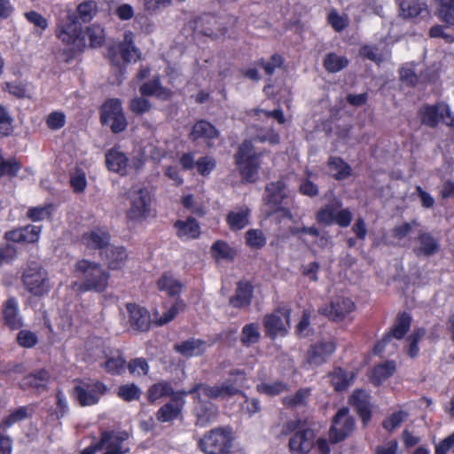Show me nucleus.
I'll use <instances>...</instances> for the list:
<instances>
[{"mask_svg":"<svg viewBox=\"0 0 454 454\" xmlns=\"http://www.w3.org/2000/svg\"><path fill=\"white\" fill-rule=\"evenodd\" d=\"M349 64L344 56H339L335 52L327 53L323 61V66L328 73H338L346 68Z\"/></svg>","mask_w":454,"mask_h":454,"instance_id":"nucleus-47","label":"nucleus"},{"mask_svg":"<svg viewBox=\"0 0 454 454\" xmlns=\"http://www.w3.org/2000/svg\"><path fill=\"white\" fill-rule=\"evenodd\" d=\"M174 349L184 357L200 356L207 351V344L203 340L189 338L175 344Z\"/></svg>","mask_w":454,"mask_h":454,"instance_id":"nucleus-30","label":"nucleus"},{"mask_svg":"<svg viewBox=\"0 0 454 454\" xmlns=\"http://www.w3.org/2000/svg\"><path fill=\"white\" fill-rule=\"evenodd\" d=\"M284 64V58L278 53H275L270 57V60L267 61L262 58L255 62V65L264 70L268 76H271L277 67H281Z\"/></svg>","mask_w":454,"mask_h":454,"instance_id":"nucleus-54","label":"nucleus"},{"mask_svg":"<svg viewBox=\"0 0 454 454\" xmlns=\"http://www.w3.org/2000/svg\"><path fill=\"white\" fill-rule=\"evenodd\" d=\"M26 20L33 24L35 27V32L42 35L49 26L48 20L36 11H29L24 13Z\"/></svg>","mask_w":454,"mask_h":454,"instance_id":"nucleus-56","label":"nucleus"},{"mask_svg":"<svg viewBox=\"0 0 454 454\" xmlns=\"http://www.w3.org/2000/svg\"><path fill=\"white\" fill-rule=\"evenodd\" d=\"M111 238L106 227L96 226L82 234L81 242L87 249L101 253L111 246Z\"/></svg>","mask_w":454,"mask_h":454,"instance_id":"nucleus-17","label":"nucleus"},{"mask_svg":"<svg viewBox=\"0 0 454 454\" xmlns=\"http://www.w3.org/2000/svg\"><path fill=\"white\" fill-rule=\"evenodd\" d=\"M246 244L251 248L261 249L266 245L263 232L258 229H250L246 232Z\"/></svg>","mask_w":454,"mask_h":454,"instance_id":"nucleus-57","label":"nucleus"},{"mask_svg":"<svg viewBox=\"0 0 454 454\" xmlns=\"http://www.w3.org/2000/svg\"><path fill=\"white\" fill-rule=\"evenodd\" d=\"M356 376V372L347 371L340 366L335 367L328 373L331 385L336 392L347 390L353 384Z\"/></svg>","mask_w":454,"mask_h":454,"instance_id":"nucleus-29","label":"nucleus"},{"mask_svg":"<svg viewBox=\"0 0 454 454\" xmlns=\"http://www.w3.org/2000/svg\"><path fill=\"white\" fill-rule=\"evenodd\" d=\"M126 309L129 314L128 324L133 333H146L151 329V314L145 307L129 302L126 304Z\"/></svg>","mask_w":454,"mask_h":454,"instance_id":"nucleus-15","label":"nucleus"},{"mask_svg":"<svg viewBox=\"0 0 454 454\" xmlns=\"http://www.w3.org/2000/svg\"><path fill=\"white\" fill-rule=\"evenodd\" d=\"M260 327L257 323H249L242 327L240 342L244 347H251L259 342L261 339Z\"/></svg>","mask_w":454,"mask_h":454,"instance_id":"nucleus-46","label":"nucleus"},{"mask_svg":"<svg viewBox=\"0 0 454 454\" xmlns=\"http://www.w3.org/2000/svg\"><path fill=\"white\" fill-rule=\"evenodd\" d=\"M16 342L21 348H32L38 343V337L30 330H20L16 336Z\"/></svg>","mask_w":454,"mask_h":454,"instance_id":"nucleus-59","label":"nucleus"},{"mask_svg":"<svg viewBox=\"0 0 454 454\" xmlns=\"http://www.w3.org/2000/svg\"><path fill=\"white\" fill-rule=\"evenodd\" d=\"M355 309L356 305L351 299L337 297L331 301L329 306L321 309L320 312L326 315L332 321L340 322Z\"/></svg>","mask_w":454,"mask_h":454,"instance_id":"nucleus-24","label":"nucleus"},{"mask_svg":"<svg viewBox=\"0 0 454 454\" xmlns=\"http://www.w3.org/2000/svg\"><path fill=\"white\" fill-rule=\"evenodd\" d=\"M105 158L106 168L108 171L119 174L121 176H127L129 158L125 153L121 151L119 145H114L107 150Z\"/></svg>","mask_w":454,"mask_h":454,"instance_id":"nucleus-27","label":"nucleus"},{"mask_svg":"<svg viewBox=\"0 0 454 454\" xmlns=\"http://www.w3.org/2000/svg\"><path fill=\"white\" fill-rule=\"evenodd\" d=\"M286 185L283 180L270 182L265 187V204L270 208L271 213L286 211L283 200L286 198Z\"/></svg>","mask_w":454,"mask_h":454,"instance_id":"nucleus-22","label":"nucleus"},{"mask_svg":"<svg viewBox=\"0 0 454 454\" xmlns=\"http://www.w3.org/2000/svg\"><path fill=\"white\" fill-rule=\"evenodd\" d=\"M337 343L335 340H318L310 345L307 350L305 359L309 365L319 366L325 364L335 352Z\"/></svg>","mask_w":454,"mask_h":454,"instance_id":"nucleus-16","label":"nucleus"},{"mask_svg":"<svg viewBox=\"0 0 454 454\" xmlns=\"http://www.w3.org/2000/svg\"><path fill=\"white\" fill-rule=\"evenodd\" d=\"M55 36L65 46L61 55L66 62L75 59L86 49V39L82 25L74 14H68L65 20L57 23Z\"/></svg>","mask_w":454,"mask_h":454,"instance_id":"nucleus-1","label":"nucleus"},{"mask_svg":"<svg viewBox=\"0 0 454 454\" xmlns=\"http://www.w3.org/2000/svg\"><path fill=\"white\" fill-rule=\"evenodd\" d=\"M117 49L122 60L126 63L130 62L134 59V54L137 55L135 60L139 59V51L135 46L134 35L131 31L124 32L123 41L117 45Z\"/></svg>","mask_w":454,"mask_h":454,"instance_id":"nucleus-37","label":"nucleus"},{"mask_svg":"<svg viewBox=\"0 0 454 454\" xmlns=\"http://www.w3.org/2000/svg\"><path fill=\"white\" fill-rule=\"evenodd\" d=\"M129 372L137 376H147L150 371V366L145 357H137L130 359L127 364Z\"/></svg>","mask_w":454,"mask_h":454,"instance_id":"nucleus-58","label":"nucleus"},{"mask_svg":"<svg viewBox=\"0 0 454 454\" xmlns=\"http://www.w3.org/2000/svg\"><path fill=\"white\" fill-rule=\"evenodd\" d=\"M342 201L335 198L333 203L322 207L316 214V220L319 224L326 226L336 223L341 228L348 227L352 222L353 215L348 208H340Z\"/></svg>","mask_w":454,"mask_h":454,"instance_id":"nucleus-9","label":"nucleus"},{"mask_svg":"<svg viewBox=\"0 0 454 454\" xmlns=\"http://www.w3.org/2000/svg\"><path fill=\"white\" fill-rule=\"evenodd\" d=\"M407 413L403 411L393 412L382 421V427L387 432H393L406 419Z\"/></svg>","mask_w":454,"mask_h":454,"instance_id":"nucleus-60","label":"nucleus"},{"mask_svg":"<svg viewBox=\"0 0 454 454\" xmlns=\"http://www.w3.org/2000/svg\"><path fill=\"white\" fill-rule=\"evenodd\" d=\"M157 287L160 291L166 292L169 296L179 295L182 292L183 284L168 273H164L157 281Z\"/></svg>","mask_w":454,"mask_h":454,"instance_id":"nucleus-43","label":"nucleus"},{"mask_svg":"<svg viewBox=\"0 0 454 454\" xmlns=\"http://www.w3.org/2000/svg\"><path fill=\"white\" fill-rule=\"evenodd\" d=\"M99 256L110 270H121L129 258L127 250L123 246L114 245H111L105 251L99 253Z\"/></svg>","mask_w":454,"mask_h":454,"instance_id":"nucleus-26","label":"nucleus"},{"mask_svg":"<svg viewBox=\"0 0 454 454\" xmlns=\"http://www.w3.org/2000/svg\"><path fill=\"white\" fill-rule=\"evenodd\" d=\"M3 324L10 331L20 330L24 325L23 316L20 314L18 299L9 296L2 304Z\"/></svg>","mask_w":454,"mask_h":454,"instance_id":"nucleus-20","label":"nucleus"},{"mask_svg":"<svg viewBox=\"0 0 454 454\" xmlns=\"http://www.w3.org/2000/svg\"><path fill=\"white\" fill-rule=\"evenodd\" d=\"M129 207L126 211V218L133 223H140L150 216L153 196L146 187L132 189L128 193Z\"/></svg>","mask_w":454,"mask_h":454,"instance_id":"nucleus-7","label":"nucleus"},{"mask_svg":"<svg viewBox=\"0 0 454 454\" xmlns=\"http://www.w3.org/2000/svg\"><path fill=\"white\" fill-rule=\"evenodd\" d=\"M200 391L208 399H218V386H209L205 383H195L189 390H185L186 396L192 395L194 401H200Z\"/></svg>","mask_w":454,"mask_h":454,"instance_id":"nucleus-45","label":"nucleus"},{"mask_svg":"<svg viewBox=\"0 0 454 454\" xmlns=\"http://www.w3.org/2000/svg\"><path fill=\"white\" fill-rule=\"evenodd\" d=\"M21 281L25 289L33 296L43 297L51 290L47 271L36 262H30L24 269Z\"/></svg>","mask_w":454,"mask_h":454,"instance_id":"nucleus-6","label":"nucleus"},{"mask_svg":"<svg viewBox=\"0 0 454 454\" xmlns=\"http://www.w3.org/2000/svg\"><path fill=\"white\" fill-rule=\"evenodd\" d=\"M139 91L144 97L154 96L159 98L168 99L170 98L172 92L169 89L165 88L161 85L160 79L159 76H155L153 79L145 82L139 87Z\"/></svg>","mask_w":454,"mask_h":454,"instance_id":"nucleus-33","label":"nucleus"},{"mask_svg":"<svg viewBox=\"0 0 454 454\" xmlns=\"http://www.w3.org/2000/svg\"><path fill=\"white\" fill-rule=\"evenodd\" d=\"M152 105L150 101L145 98H134L129 102L130 111L137 115H143L150 111Z\"/></svg>","mask_w":454,"mask_h":454,"instance_id":"nucleus-64","label":"nucleus"},{"mask_svg":"<svg viewBox=\"0 0 454 454\" xmlns=\"http://www.w3.org/2000/svg\"><path fill=\"white\" fill-rule=\"evenodd\" d=\"M12 131V118L7 109L0 105V135L2 137H8Z\"/></svg>","mask_w":454,"mask_h":454,"instance_id":"nucleus-62","label":"nucleus"},{"mask_svg":"<svg viewBox=\"0 0 454 454\" xmlns=\"http://www.w3.org/2000/svg\"><path fill=\"white\" fill-rule=\"evenodd\" d=\"M291 309L287 306L278 307L271 313H267L262 318V325L265 336L271 340H276L278 336L285 337L288 333L286 325H289L291 318Z\"/></svg>","mask_w":454,"mask_h":454,"instance_id":"nucleus-10","label":"nucleus"},{"mask_svg":"<svg viewBox=\"0 0 454 454\" xmlns=\"http://www.w3.org/2000/svg\"><path fill=\"white\" fill-rule=\"evenodd\" d=\"M260 153L255 152L250 140L245 139L234 154V163L237 166L243 183L253 184L258 178L261 165Z\"/></svg>","mask_w":454,"mask_h":454,"instance_id":"nucleus-3","label":"nucleus"},{"mask_svg":"<svg viewBox=\"0 0 454 454\" xmlns=\"http://www.w3.org/2000/svg\"><path fill=\"white\" fill-rule=\"evenodd\" d=\"M184 389L176 390V394L168 402L161 405L155 417L160 423H171L182 416L185 405Z\"/></svg>","mask_w":454,"mask_h":454,"instance_id":"nucleus-12","label":"nucleus"},{"mask_svg":"<svg viewBox=\"0 0 454 454\" xmlns=\"http://www.w3.org/2000/svg\"><path fill=\"white\" fill-rule=\"evenodd\" d=\"M51 372L45 368L33 371L25 375L19 382V387L23 391H30L40 395L49 389Z\"/></svg>","mask_w":454,"mask_h":454,"instance_id":"nucleus-14","label":"nucleus"},{"mask_svg":"<svg viewBox=\"0 0 454 454\" xmlns=\"http://www.w3.org/2000/svg\"><path fill=\"white\" fill-rule=\"evenodd\" d=\"M446 115H450V106L444 103L427 104L419 111L421 123L430 128H436L440 121L444 123Z\"/></svg>","mask_w":454,"mask_h":454,"instance_id":"nucleus-23","label":"nucleus"},{"mask_svg":"<svg viewBox=\"0 0 454 454\" xmlns=\"http://www.w3.org/2000/svg\"><path fill=\"white\" fill-rule=\"evenodd\" d=\"M70 186L75 193H82L85 191L87 179L83 170L77 169L70 176Z\"/></svg>","mask_w":454,"mask_h":454,"instance_id":"nucleus-61","label":"nucleus"},{"mask_svg":"<svg viewBox=\"0 0 454 454\" xmlns=\"http://www.w3.org/2000/svg\"><path fill=\"white\" fill-rule=\"evenodd\" d=\"M77 20L81 19L82 22H90L97 12V4L93 0H87L81 3L77 8Z\"/></svg>","mask_w":454,"mask_h":454,"instance_id":"nucleus-55","label":"nucleus"},{"mask_svg":"<svg viewBox=\"0 0 454 454\" xmlns=\"http://www.w3.org/2000/svg\"><path fill=\"white\" fill-rule=\"evenodd\" d=\"M370 393L363 388L355 389L348 397V404L356 411L364 426L372 420V411Z\"/></svg>","mask_w":454,"mask_h":454,"instance_id":"nucleus-18","label":"nucleus"},{"mask_svg":"<svg viewBox=\"0 0 454 454\" xmlns=\"http://www.w3.org/2000/svg\"><path fill=\"white\" fill-rule=\"evenodd\" d=\"M220 136V131L210 121L200 119L192 125L188 138L192 143L202 141L209 149L215 146V140Z\"/></svg>","mask_w":454,"mask_h":454,"instance_id":"nucleus-13","label":"nucleus"},{"mask_svg":"<svg viewBox=\"0 0 454 454\" xmlns=\"http://www.w3.org/2000/svg\"><path fill=\"white\" fill-rule=\"evenodd\" d=\"M117 396L126 403L138 401L142 395L141 388L134 382L121 384L116 391Z\"/></svg>","mask_w":454,"mask_h":454,"instance_id":"nucleus-48","label":"nucleus"},{"mask_svg":"<svg viewBox=\"0 0 454 454\" xmlns=\"http://www.w3.org/2000/svg\"><path fill=\"white\" fill-rule=\"evenodd\" d=\"M250 209L246 207L240 211H231L226 215V223L231 231H240L249 223Z\"/></svg>","mask_w":454,"mask_h":454,"instance_id":"nucleus-44","label":"nucleus"},{"mask_svg":"<svg viewBox=\"0 0 454 454\" xmlns=\"http://www.w3.org/2000/svg\"><path fill=\"white\" fill-rule=\"evenodd\" d=\"M99 117L101 124L103 126L108 125L114 134L124 131L128 126L120 98L106 99L99 108Z\"/></svg>","mask_w":454,"mask_h":454,"instance_id":"nucleus-8","label":"nucleus"},{"mask_svg":"<svg viewBox=\"0 0 454 454\" xmlns=\"http://www.w3.org/2000/svg\"><path fill=\"white\" fill-rule=\"evenodd\" d=\"M316 433L310 427L296 431L288 441V450L291 454H309L315 447Z\"/></svg>","mask_w":454,"mask_h":454,"instance_id":"nucleus-19","label":"nucleus"},{"mask_svg":"<svg viewBox=\"0 0 454 454\" xmlns=\"http://www.w3.org/2000/svg\"><path fill=\"white\" fill-rule=\"evenodd\" d=\"M355 429V419L348 415V408L340 409L334 415L329 429V438L332 443L344 441Z\"/></svg>","mask_w":454,"mask_h":454,"instance_id":"nucleus-11","label":"nucleus"},{"mask_svg":"<svg viewBox=\"0 0 454 454\" xmlns=\"http://www.w3.org/2000/svg\"><path fill=\"white\" fill-rule=\"evenodd\" d=\"M176 237L182 241L198 239L201 235L200 223L193 216L178 219L173 223Z\"/></svg>","mask_w":454,"mask_h":454,"instance_id":"nucleus-28","label":"nucleus"},{"mask_svg":"<svg viewBox=\"0 0 454 454\" xmlns=\"http://www.w3.org/2000/svg\"><path fill=\"white\" fill-rule=\"evenodd\" d=\"M33 408L29 406H20L10 411L9 415L4 417L0 424L2 429H7L17 422L29 419L33 415Z\"/></svg>","mask_w":454,"mask_h":454,"instance_id":"nucleus-41","label":"nucleus"},{"mask_svg":"<svg viewBox=\"0 0 454 454\" xmlns=\"http://www.w3.org/2000/svg\"><path fill=\"white\" fill-rule=\"evenodd\" d=\"M86 34L89 37L90 47L99 48L105 43V30L100 25L91 24L87 27Z\"/></svg>","mask_w":454,"mask_h":454,"instance_id":"nucleus-52","label":"nucleus"},{"mask_svg":"<svg viewBox=\"0 0 454 454\" xmlns=\"http://www.w3.org/2000/svg\"><path fill=\"white\" fill-rule=\"evenodd\" d=\"M74 383L70 395L81 407L98 404L108 392L107 386L97 379H74Z\"/></svg>","mask_w":454,"mask_h":454,"instance_id":"nucleus-5","label":"nucleus"},{"mask_svg":"<svg viewBox=\"0 0 454 454\" xmlns=\"http://www.w3.org/2000/svg\"><path fill=\"white\" fill-rule=\"evenodd\" d=\"M176 394V391L174 390L171 382L161 380L148 387L146 398L150 404H153L162 397H169L171 399Z\"/></svg>","mask_w":454,"mask_h":454,"instance_id":"nucleus-32","label":"nucleus"},{"mask_svg":"<svg viewBox=\"0 0 454 454\" xmlns=\"http://www.w3.org/2000/svg\"><path fill=\"white\" fill-rule=\"evenodd\" d=\"M21 168V163L18 161L16 158L4 160L0 153V177L4 176L15 177Z\"/></svg>","mask_w":454,"mask_h":454,"instance_id":"nucleus-53","label":"nucleus"},{"mask_svg":"<svg viewBox=\"0 0 454 454\" xmlns=\"http://www.w3.org/2000/svg\"><path fill=\"white\" fill-rule=\"evenodd\" d=\"M437 16L448 26L454 27V0H437Z\"/></svg>","mask_w":454,"mask_h":454,"instance_id":"nucleus-49","label":"nucleus"},{"mask_svg":"<svg viewBox=\"0 0 454 454\" xmlns=\"http://www.w3.org/2000/svg\"><path fill=\"white\" fill-rule=\"evenodd\" d=\"M327 166L335 173L333 177L337 181L344 180L352 175V168L341 157L330 156L327 160Z\"/></svg>","mask_w":454,"mask_h":454,"instance_id":"nucleus-40","label":"nucleus"},{"mask_svg":"<svg viewBox=\"0 0 454 454\" xmlns=\"http://www.w3.org/2000/svg\"><path fill=\"white\" fill-rule=\"evenodd\" d=\"M401 15L404 19L425 18L429 16L426 0L403 1L400 4Z\"/></svg>","mask_w":454,"mask_h":454,"instance_id":"nucleus-31","label":"nucleus"},{"mask_svg":"<svg viewBox=\"0 0 454 454\" xmlns=\"http://www.w3.org/2000/svg\"><path fill=\"white\" fill-rule=\"evenodd\" d=\"M256 390L260 394L275 396L287 391L288 385L282 380H276L271 383L262 382L256 386Z\"/></svg>","mask_w":454,"mask_h":454,"instance_id":"nucleus-51","label":"nucleus"},{"mask_svg":"<svg viewBox=\"0 0 454 454\" xmlns=\"http://www.w3.org/2000/svg\"><path fill=\"white\" fill-rule=\"evenodd\" d=\"M55 210L52 203H46L43 206L32 207L27 211V217L32 222H39L51 218Z\"/></svg>","mask_w":454,"mask_h":454,"instance_id":"nucleus-50","label":"nucleus"},{"mask_svg":"<svg viewBox=\"0 0 454 454\" xmlns=\"http://www.w3.org/2000/svg\"><path fill=\"white\" fill-rule=\"evenodd\" d=\"M417 242L419 244L414 248L416 255L430 256L436 254L440 249V245L431 233L420 231L417 237Z\"/></svg>","mask_w":454,"mask_h":454,"instance_id":"nucleus-34","label":"nucleus"},{"mask_svg":"<svg viewBox=\"0 0 454 454\" xmlns=\"http://www.w3.org/2000/svg\"><path fill=\"white\" fill-rule=\"evenodd\" d=\"M310 387H301L294 395H286L282 398V404L287 409H296L298 407H307L309 399L311 396Z\"/></svg>","mask_w":454,"mask_h":454,"instance_id":"nucleus-38","label":"nucleus"},{"mask_svg":"<svg viewBox=\"0 0 454 454\" xmlns=\"http://www.w3.org/2000/svg\"><path fill=\"white\" fill-rule=\"evenodd\" d=\"M412 317L410 313L403 311L397 314L392 327L387 332L392 338L402 340L410 331Z\"/></svg>","mask_w":454,"mask_h":454,"instance_id":"nucleus-35","label":"nucleus"},{"mask_svg":"<svg viewBox=\"0 0 454 454\" xmlns=\"http://www.w3.org/2000/svg\"><path fill=\"white\" fill-rule=\"evenodd\" d=\"M327 22L338 33L343 31L348 25V20L340 16L334 9L327 14Z\"/></svg>","mask_w":454,"mask_h":454,"instance_id":"nucleus-63","label":"nucleus"},{"mask_svg":"<svg viewBox=\"0 0 454 454\" xmlns=\"http://www.w3.org/2000/svg\"><path fill=\"white\" fill-rule=\"evenodd\" d=\"M210 253L212 257L217 262L220 260L232 262L237 256V250L222 239H217L212 244Z\"/></svg>","mask_w":454,"mask_h":454,"instance_id":"nucleus-39","label":"nucleus"},{"mask_svg":"<svg viewBox=\"0 0 454 454\" xmlns=\"http://www.w3.org/2000/svg\"><path fill=\"white\" fill-rule=\"evenodd\" d=\"M254 286L249 280H239L235 293L229 298V305L234 309L248 308L254 298Z\"/></svg>","mask_w":454,"mask_h":454,"instance_id":"nucleus-25","label":"nucleus"},{"mask_svg":"<svg viewBox=\"0 0 454 454\" xmlns=\"http://www.w3.org/2000/svg\"><path fill=\"white\" fill-rule=\"evenodd\" d=\"M396 370L395 362L393 360H387L384 363L375 365L371 372L370 380L371 382L376 386H380L386 380L390 378Z\"/></svg>","mask_w":454,"mask_h":454,"instance_id":"nucleus-36","label":"nucleus"},{"mask_svg":"<svg viewBox=\"0 0 454 454\" xmlns=\"http://www.w3.org/2000/svg\"><path fill=\"white\" fill-rule=\"evenodd\" d=\"M74 272L81 278L75 282L74 286L80 293H104L108 286L111 278L110 273L102 265L87 259L78 260L74 264Z\"/></svg>","mask_w":454,"mask_h":454,"instance_id":"nucleus-2","label":"nucleus"},{"mask_svg":"<svg viewBox=\"0 0 454 454\" xmlns=\"http://www.w3.org/2000/svg\"><path fill=\"white\" fill-rule=\"evenodd\" d=\"M235 436L230 426L218 427L206 432L198 442L204 454H231Z\"/></svg>","mask_w":454,"mask_h":454,"instance_id":"nucleus-4","label":"nucleus"},{"mask_svg":"<svg viewBox=\"0 0 454 454\" xmlns=\"http://www.w3.org/2000/svg\"><path fill=\"white\" fill-rule=\"evenodd\" d=\"M117 356H106L105 362L101 364V368L110 375H121L128 364L121 350H118Z\"/></svg>","mask_w":454,"mask_h":454,"instance_id":"nucleus-42","label":"nucleus"},{"mask_svg":"<svg viewBox=\"0 0 454 454\" xmlns=\"http://www.w3.org/2000/svg\"><path fill=\"white\" fill-rule=\"evenodd\" d=\"M41 226L27 224L23 227L13 228L5 231L4 239L10 244H34L40 239Z\"/></svg>","mask_w":454,"mask_h":454,"instance_id":"nucleus-21","label":"nucleus"}]
</instances>
